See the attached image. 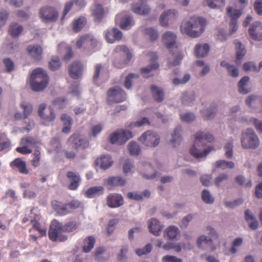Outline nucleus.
Returning <instances> with one entry per match:
<instances>
[{
    "mask_svg": "<svg viewBox=\"0 0 262 262\" xmlns=\"http://www.w3.org/2000/svg\"><path fill=\"white\" fill-rule=\"evenodd\" d=\"M78 227V223L75 221H70L62 224L57 220H53L49 230V238L53 242H64L68 237L64 232H75Z\"/></svg>",
    "mask_w": 262,
    "mask_h": 262,
    "instance_id": "1",
    "label": "nucleus"
},
{
    "mask_svg": "<svg viewBox=\"0 0 262 262\" xmlns=\"http://www.w3.org/2000/svg\"><path fill=\"white\" fill-rule=\"evenodd\" d=\"M214 140L213 136L208 132H198L194 137V145L190 149V154L196 159L204 158L211 151L214 150L213 146H209L203 151H200L196 147L205 146L206 142H212Z\"/></svg>",
    "mask_w": 262,
    "mask_h": 262,
    "instance_id": "2",
    "label": "nucleus"
},
{
    "mask_svg": "<svg viewBox=\"0 0 262 262\" xmlns=\"http://www.w3.org/2000/svg\"><path fill=\"white\" fill-rule=\"evenodd\" d=\"M206 23L205 19L192 16L189 21L182 24L181 27V32L190 37H198L204 31Z\"/></svg>",
    "mask_w": 262,
    "mask_h": 262,
    "instance_id": "3",
    "label": "nucleus"
},
{
    "mask_svg": "<svg viewBox=\"0 0 262 262\" xmlns=\"http://www.w3.org/2000/svg\"><path fill=\"white\" fill-rule=\"evenodd\" d=\"M49 77L47 72L41 68L35 69L30 77V84L31 89L35 92L44 90L49 83Z\"/></svg>",
    "mask_w": 262,
    "mask_h": 262,
    "instance_id": "4",
    "label": "nucleus"
},
{
    "mask_svg": "<svg viewBox=\"0 0 262 262\" xmlns=\"http://www.w3.org/2000/svg\"><path fill=\"white\" fill-rule=\"evenodd\" d=\"M113 56V65L117 68H123L129 63L133 55L126 46L118 45L114 50Z\"/></svg>",
    "mask_w": 262,
    "mask_h": 262,
    "instance_id": "5",
    "label": "nucleus"
},
{
    "mask_svg": "<svg viewBox=\"0 0 262 262\" xmlns=\"http://www.w3.org/2000/svg\"><path fill=\"white\" fill-rule=\"evenodd\" d=\"M81 204L78 200H73L68 203L54 200L51 202L53 209L60 216H64L70 213L72 210L78 208Z\"/></svg>",
    "mask_w": 262,
    "mask_h": 262,
    "instance_id": "6",
    "label": "nucleus"
},
{
    "mask_svg": "<svg viewBox=\"0 0 262 262\" xmlns=\"http://www.w3.org/2000/svg\"><path fill=\"white\" fill-rule=\"evenodd\" d=\"M241 143L244 148L255 149L259 145V140L253 129L248 128L243 134Z\"/></svg>",
    "mask_w": 262,
    "mask_h": 262,
    "instance_id": "7",
    "label": "nucleus"
},
{
    "mask_svg": "<svg viewBox=\"0 0 262 262\" xmlns=\"http://www.w3.org/2000/svg\"><path fill=\"white\" fill-rule=\"evenodd\" d=\"M98 44L96 38L91 34H85L80 36L76 42V47L77 49L84 50H92Z\"/></svg>",
    "mask_w": 262,
    "mask_h": 262,
    "instance_id": "8",
    "label": "nucleus"
},
{
    "mask_svg": "<svg viewBox=\"0 0 262 262\" xmlns=\"http://www.w3.org/2000/svg\"><path fill=\"white\" fill-rule=\"evenodd\" d=\"M133 137L131 132L125 129H120L111 134L109 140L112 144L122 145Z\"/></svg>",
    "mask_w": 262,
    "mask_h": 262,
    "instance_id": "9",
    "label": "nucleus"
},
{
    "mask_svg": "<svg viewBox=\"0 0 262 262\" xmlns=\"http://www.w3.org/2000/svg\"><path fill=\"white\" fill-rule=\"evenodd\" d=\"M39 14L42 20L46 23L55 21L58 17V12L56 8L48 6L41 8Z\"/></svg>",
    "mask_w": 262,
    "mask_h": 262,
    "instance_id": "10",
    "label": "nucleus"
},
{
    "mask_svg": "<svg viewBox=\"0 0 262 262\" xmlns=\"http://www.w3.org/2000/svg\"><path fill=\"white\" fill-rule=\"evenodd\" d=\"M108 103H119L125 100L126 94L124 91L115 86L110 89L107 93Z\"/></svg>",
    "mask_w": 262,
    "mask_h": 262,
    "instance_id": "11",
    "label": "nucleus"
},
{
    "mask_svg": "<svg viewBox=\"0 0 262 262\" xmlns=\"http://www.w3.org/2000/svg\"><path fill=\"white\" fill-rule=\"evenodd\" d=\"M139 140L146 146L154 147L160 143V137L157 134L150 130H147L142 134Z\"/></svg>",
    "mask_w": 262,
    "mask_h": 262,
    "instance_id": "12",
    "label": "nucleus"
},
{
    "mask_svg": "<svg viewBox=\"0 0 262 262\" xmlns=\"http://www.w3.org/2000/svg\"><path fill=\"white\" fill-rule=\"evenodd\" d=\"M227 15L231 18L230 23V34H232L237 30V20L242 14L241 10L233 9L232 7H228L227 8Z\"/></svg>",
    "mask_w": 262,
    "mask_h": 262,
    "instance_id": "13",
    "label": "nucleus"
},
{
    "mask_svg": "<svg viewBox=\"0 0 262 262\" xmlns=\"http://www.w3.org/2000/svg\"><path fill=\"white\" fill-rule=\"evenodd\" d=\"M38 113L39 116L46 122L52 121L55 118L53 109L51 107L46 108V105L44 103L39 105Z\"/></svg>",
    "mask_w": 262,
    "mask_h": 262,
    "instance_id": "14",
    "label": "nucleus"
},
{
    "mask_svg": "<svg viewBox=\"0 0 262 262\" xmlns=\"http://www.w3.org/2000/svg\"><path fill=\"white\" fill-rule=\"evenodd\" d=\"M176 38V35L170 31H167L163 35L162 42L170 52H171L173 49H174L176 51L178 50Z\"/></svg>",
    "mask_w": 262,
    "mask_h": 262,
    "instance_id": "15",
    "label": "nucleus"
},
{
    "mask_svg": "<svg viewBox=\"0 0 262 262\" xmlns=\"http://www.w3.org/2000/svg\"><path fill=\"white\" fill-rule=\"evenodd\" d=\"M27 52L31 58L35 61H40L42 58L43 50L39 45H31L28 46Z\"/></svg>",
    "mask_w": 262,
    "mask_h": 262,
    "instance_id": "16",
    "label": "nucleus"
},
{
    "mask_svg": "<svg viewBox=\"0 0 262 262\" xmlns=\"http://www.w3.org/2000/svg\"><path fill=\"white\" fill-rule=\"evenodd\" d=\"M69 142L74 145L75 149H78L80 147L85 149L89 145V141L78 134H74L72 135L68 140Z\"/></svg>",
    "mask_w": 262,
    "mask_h": 262,
    "instance_id": "17",
    "label": "nucleus"
},
{
    "mask_svg": "<svg viewBox=\"0 0 262 262\" xmlns=\"http://www.w3.org/2000/svg\"><path fill=\"white\" fill-rule=\"evenodd\" d=\"M83 67L80 61H74L69 67V73L70 76L75 79L81 77Z\"/></svg>",
    "mask_w": 262,
    "mask_h": 262,
    "instance_id": "18",
    "label": "nucleus"
},
{
    "mask_svg": "<svg viewBox=\"0 0 262 262\" xmlns=\"http://www.w3.org/2000/svg\"><path fill=\"white\" fill-rule=\"evenodd\" d=\"M106 203L110 208H117L123 205V198L119 194H110L107 197Z\"/></svg>",
    "mask_w": 262,
    "mask_h": 262,
    "instance_id": "19",
    "label": "nucleus"
},
{
    "mask_svg": "<svg viewBox=\"0 0 262 262\" xmlns=\"http://www.w3.org/2000/svg\"><path fill=\"white\" fill-rule=\"evenodd\" d=\"M67 177L70 182L68 188L71 190H76L81 181L80 176L77 173L70 171L67 172Z\"/></svg>",
    "mask_w": 262,
    "mask_h": 262,
    "instance_id": "20",
    "label": "nucleus"
},
{
    "mask_svg": "<svg viewBox=\"0 0 262 262\" xmlns=\"http://www.w3.org/2000/svg\"><path fill=\"white\" fill-rule=\"evenodd\" d=\"M178 13L177 12L174 10H169L166 12L162 13L160 18V24L164 27H167L168 26V22L174 20Z\"/></svg>",
    "mask_w": 262,
    "mask_h": 262,
    "instance_id": "21",
    "label": "nucleus"
},
{
    "mask_svg": "<svg viewBox=\"0 0 262 262\" xmlns=\"http://www.w3.org/2000/svg\"><path fill=\"white\" fill-rule=\"evenodd\" d=\"M249 33L254 40H262V24L259 21L254 23L249 29Z\"/></svg>",
    "mask_w": 262,
    "mask_h": 262,
    "instance_id": "22",
    "label": "nucleus"
},
{
    "mask_svg": "<svg viewBox=\"0 0 262 262\" xmlns=\"http://www.w3.org/2000/svg\"><path fill=\"white\" fill-rule=\"evenodd\" d=\"M105 36L108 43H113L116 41H119L121 39L122 34L118 29L112 28L106 31Z\"/></svg>",
    "mask_w": 262,
    "mask_h": 262,
    "instance_id": "23",
    "label": "nucleus"
},
{
    "mask_svg": "<svg viewBox=\"0 0 262 262\" xmlns=\"http://www.w3.org/2000/svg\"><path fill=\"white\" fill-rule=\"evenodd\" d=\"M196 244L199 248L208 249L211 252L214 251L216 249L215 246L213 245L212 239L210 238L208 239L204 235H201L198 238Z\"/></svg>",
    "mask_w": 262,
    "mask_h": 262,
    "instance_id": "24",
    "label": "nucleus"
},
{
    "mask_svg": "<svg viewBox=\"0 0 262 262\" xmlns=\"http://www.w3.org/2000/svg\"><path fill=\"white\" fill-rule=\"evenodd\" d=\"M113 163L111 157L108 155H102L95 161V164L104 170L110 167Z\"/></svg>",
    "mask_w": 262,
    "mask_h": 262,
    "instance_id": "25",
    "label": "nucleus"
},
{
    "mask_svg": "<svg viewBox=\"0 0 262 262\" xmlns=\"http://www.w3.org/2000/svg\"><path fill=\"white\" fill-rule=\"evenodd\" d=\"M10 166L14 168H17L21 173L27 174L29 173V170L27 168L26 163L21 159L17 158L15 159L10 163Z\"/></svg>",
    "mask_w": 262,
    "mask_h": 262,
    "instance_id": "26",
    "label": "nucleus"
},
{
    "mask_svg": "<svg viewBox=\"0 0 262 262\" xmlns=\"http://www.w3.org/2000/svg\"><path fill=\"white\" fill-rule=\"evenodd\" d=\"M234 43L235 44L236 50V58L235 62L237 64H239L241 63V60L246 54V51L245 47L239 40H235Z\"/></svg>",
    "mask_w": 262,
    "mask_h": 262,
    "instance_id": "27",
    "label": "nucleus"
},
{
    "mask_svg": "<svg viewBox=\"0 0 262 262\" xmlns=\"http://www.w3.org/2000/svg\"><path fill=\"white\" fill-rule=\"evenodd\" d=\"M104 192V187L102 186H94L89 188L84 194L88 198H93L96 196L101 195Z\"/></svg>",
    "mask_w": 262,
    "mask_h": 262,
    "instance_id": "28",
    "label": "nucleus"
},
{
    "mask_svg": "<svg viewBox=\"0 0 262 262\" xmlns=\"http://www.w3.org/2000/svg\"><path fill=\"white\" fill-rule=\"evenodd\" d=\"M162 226L160 222L156 219H151L148 221L149 232L155 235H158L161 230Z\"/></svg>",
    "mask_w": 262,
    "mask_h": 262,
    "instance_id": "29",
    "label": "nucleus"
},
{
    "mask_svg": "<svg viewBox=\"0 0 262 262\" xmlns=\"http://www.w3.org/2000/svg\"><path fill=\"white\" fill-rule=\"evenodd\" d=\"M92 14L96 21L100 22L104 15V10L100 4H96L92 10Z\"/></svg>",
    "mask_w": 262,
    "mask_h": 262,
    "instance_id": "30",
    "label": "nucleus"
},
{
    "mask_svg": "<svg viewBox=\"0 0 262 262\" xmlns=\"http://www.w3.org/2000/svg\"><path fill=\"white\" fill-rule=\"evenodd\" d=\"M209 50L210 47L208 44H198L195 47L194 53L197 57H203L208 54Z\"/></svg>",
    "mask_w": 262,
    "mask_h": 262,
    "instance_id": "31",
    "label": "nucleus"
},
{
    "mask_svg": "<svg viewBox=\"0 0 262 262\" xmlns=\"http://www.w3.org/2000/svg\"><path fill=\"white\" fill-rule=\"evenodd\" d=\"M87 23L85 17L81 16L77 19L73 20L72 23L73 30L74 32H80Z\"/></svg>",
    "mask_w": 262,
    "mask_h": 262,
    "instance_id": "32",
    "label": "nucleus"
},
{
    "mask_svg": "<svg viewBox=\"0 0 262 262\" xmlns=\"http://www.w3.org/2000/svg\"><path fill=\"white\" fill-rule=\"evenodd\" d=\"M150 90L154 100L157 102H162L164 97V94L163 90L160 88H158L155 85L150 86Z\"/></svg>",
    "mask_w": 262,
    "mask_h": 262,
    "instance_id": "33",
    "label": "nucleus"
},
{
    "mask_svg": "<svg viewBox=\"0 0 262 262\" xmlns=\"http://www.w3.org/2000/svg\"><path fill=\"white\" fill-rule=\"evenodd\" d=\"M132 11L139 15H145L150 12V8L148 6L143 3L141 4H134L133 5Z\"/></svg>",
    "mask_w": 262,
    "mask_h": 262,
    "instance_id": "34",
    "label": "nucleus"
},
{
    "mask_svg": "<svg viewBox=\"0 0 262 262\" xmlns=\"http://www.w3.org/2000/svg\"><path fill=\"white\" fill-rule=\"evenodd\" d=\"M121 19L120 27L122 29H128L134 25L132 17L130 16H125L121 18V14H118L116 16V19Z\"/></svg>",
    "mask_w": 262,
    "mask_h": 262,
    "instance_id": "35",
    "label": "nucleus"
},
{
    "mask_svg": "<svg viewBox=\"0 0 262 262\" xmlns=\"http://www.w3.org/2000/svg\"><path fill=\"white\" fill-rule=\"evenodd\" d=\"M106 183L111 187L123 186L125 184L126 181L121 177H111L106 180Z\"/></svg>",
    "mask_w": 262,
    "mask_h": 262,
    "instance_id": "36",
    "label": "nucleus"
},
{
    "mask_svg": "<svg viewBox=\"0 0 262 262\" xmlns=\"http://www.w3.org/2000/svg\"><path fill=\"white\" fill-rule=\"evenodd\" d=\"M159 66L158 62H154L149 66H147L145 68H141L140 72L144 78H148L153 76L152 74H150V73L154 70H157L159 68Z\"/></svg>",
    "mask_w": 262,
    "mask_h": 262,
    "instance_id": "37",
    "label": "nucleus"
},
{
    "mask_svg": "<svg viewBox=\"0 0 262 262\" xmlns=\"http://www.w3.org/2000/svg\"><path fill=\"white\" fill-rule=\"evenodd\" d=\"M179 232L180 231L178 227L174 226H170L165 230L164 235L169 239H173L176 238Z\"/></svg>",
    "mask_w": 262,
    "mask_h": 262,
    "instance_id": "38",
    "label": "nucleus"
},
{
    "mask_svg": "<svg viewBox=\"0 0 262 262\" xmlns=\"http://www.w3.org/2000/svg\"><path fill=\"white\" fill-rule=\"evenodd\" d=\"M95 239L92 236H89L83 241V251L85 253L89 252L94 247Z\"/></svg>",
    "mask_w": 262,
    "mask_h": 262,
    "instance_id": "39",
    "label": "nucleus"
},
{
    "mask_svg": "<svg viewBox=\"0 0 262 262\" xmlns=\"http://www.w3.org/2000/svg\"><path fill=\"white\" fill-rule=\"evenodd\" d=\"M11 142L4 133H0V151L9 150L10 149Z\"/></svg>",
    "mask_w": 262,
    "mask_h": 262,
    "instance_id": "40",
    "label": "nucleus"
},
{
    "mask_svg": "<svg viewBox=\"0 0 262 262\" xmlns=\"http://www.w3.org/2000/svg\"><path fill=\"white\" fill-rule=\"evenodd\" d=\"M23 27L16 23L10 25L9 33L13 37H17L23 31Z\"/></svg>",
    "mask_w": 262,
    "mask_h": 262,
    "instance_id": "41",
    "label": "nucleus"
},
{
    "mask_svg": "<svg viewBox=\"0 0 262 262\" xmlns=\"http://www.w3.org/2000/svg\"><path fill=\"white\" fill-rule=\"evenodd\" d=\"M250 78L248 76L243 77L238 83V91L239 93L246 94L250 92V90L248 89L245 88V86L246 85L247 83L249 82Z\"/></svg>",
    "mask_w": 262,
    "mask_h": 262,
    "instance_id": "42",
    "label": "nucleus"
},
{
    "mask_svg": "<svg viewBox=\"0 0 262 262\" xmlns=\"http://www.w3.org/2000/svg\"><path fill=\"white\" fill-rule=\"evenodd\" d=\"M221 66L227 69L230 76L236 77L238 75V69L235 66L229 64L225 61H222L221 62Z\"/></svg>",
    "mask_w": 262,
    "mask_h": 262,
    "instance_id": "43",
    "label": "nucleus"
},
{
    "mask_svg": "<svg viewBox=\"0 0 262 262\" xmlns=\"http://www.w3.org/2000/svg\"><path fill=\"white\" fill-rule=\"evenodd\" d=\"M182 129L180 126H177L175 128L173 133L171 135L172 139L170 140V143L172 144H179L182 138L180 135Z\"/></svg>",
    "mask_w": 262,
    "mask_h": 262,
    "instance_id": "44",
    "label": "nucleus"
},
{
    "mask_svg": "<svg viewBox=\"0 0 262 262\" xmlns=\"http://www.w3.org/2000/svg\"><path fill=\"white\" fill-rule=\"evenodd\" d=\"M61 62L60 58L57 56H52L50 61L49 63V68L52 71H56L60 68Z\"/></svg>",
    "mask_w": 262,
    "mask_h": 262,
    "instance_id": "45",
    "label": "nucleus"
},
{
    "mask_svg": "<svg viewBox=\"0 0 262 262\" xmlns=\"http://www.w3.org/2000/svg\"><path fill=\"white\" fill-rule=\"evenodd\" d=\"M37 143V140L32 137L23 138L20 142V145H26L29 148L34 147Z\"/></svg>",
    "mask_w": 262,
    "mask_h": 262,
    "instance_id": "46",
    "label": "nucleus"
},
{
    "mask_svg": "<svg viewBox=\"0 0 262 262\" xmlns=\"http://www.w3.org/2000/svg\"><path fill=\"white\" fill-rule=\"evenodd\" d=\"M234 166V163L231 161H227L224 160H220L215 162V167L222 169L226 168H232Z\"/></svg>",
    "mask_w": 262,
    "mask_h": 262,
    "instance_id": "47",
    "label": "nucleus"
},
{
    "mask_svg": "<svg viewBox=\"0 0 262 262\" xmlns=\"http://www.w3.org/2000/svg\"><path fill=\"white\" fill-rule=\"evenodd\" d=\"M31 223L32 225L33 229L37 231L40 234V236H43L46 235L47 229L45 228H42L39 222H37L35 220H31Z\"/></svg>",
    "mask_w": 262,
    "mask_h": 262,
    "instance_id": "48",
    "label": "nucleus"
},
{
    "mask_svg": "<svg viewBox=\"0 0 262 262\" xmlns=\"http://www.w3.org/2000/svg\"><path fill=\"white\" fill-rule=\"evenodd\" d=\"M128 148L132 155H138L140 152V148L135 142H130L128 145Z\"/></svg>",
    "mask_w": 262,
    "mask_h": 262,
    "instance_id": "49",
    "label": "nucleus"
},
{
    "mask_svg": "<svg viewBox=\"0 0 262 262\" xmlns=\"http://www.w3.org/2000/svg\"><path fill=\"white\" fill-rule=\"evenodd\" d=\"M207 5L211 8H216L223 7L225 0H205Z\"/></svg>",
    "mask_w": 262,
    "mask_h": 262,
    "instance_id": "50",
    "label": "nucleus"
},
{
    "mask_svg": "<svg viewBox=\"0 0 262 262\" xmlns=\"http://www.w3.org/2000/svg\"><path fill=\"white\" fill-rule=\"evenodd\" d=\"M144 34L148 35L150 39L151 40H155L158 37V31L152 28H147L144 30Z\"/></svg>",
    "mask_w": 262,
    "mask_h": 262,
    "instance_id": "51",
    "label": "nucleus"
},
{
    "mask_svg": "<svg viewBox=\"0 0 262 262\" xmlns=\"http://www.w3.org/2000/svg\"><path fill=\"white\" fill-rule=\"evenodd\" d=\"M6 68V71L10 73L14 70L15 65L14 62L9 58H4L3 60Z\"/></svg>",
    "mask_w": 262,
    "mask_h": 262,
    "instance_id": "52",
    "label": "nucleus"
},
{
    "mask_svg": "<svg viewBox=\"0 0 262 262\" xmlns=\"http://www.w3.org/2000/svg\"><path fill=\"white\" fill-rule=\"evenodd\" d=\"M103 69V66L100 63L96 64L94 67V72L93 76V80L94 83H96L99 78L101 72Z\"/></svg>",
    "mask_w": 262,
    "mask_h": 262,
    "instance_id": "53",
    "label": "nucleus"
},
{
    "mask_svg": "<svg viewBox=\"0 0 262 262\" xmlns=\"http://www.w3.org/2000/svg\"><path fill=\"white\" fill-rule=\"evenodd\" d=\"M40 152L39 150H35L32 155L33 158L31 160V163L35 167L39 166L40 164Z\"/></svg>",
    "mask_w": 262,
    "mask_h": 262,
    "instance_id": "54",
    "label": "nucleus"
},
{
    "mask_svg": "<svg viewBox=\"0 0 262 262\" xmlns=\"http://www.w3.org/2000/svg\"><path fill=\"white\" fill-rule=\"evenodd\" d=\"M202 199L203 201L207 204H212L214 202V198L207 190H204L202 191Z\"/></svg>",
    "mask_w": 262,
    "mask_h": 262,
    "instance_id": "55",
    "label": "nucleus"
},
{
    "mask_svg": "<svg viewBox=\"0 0 262 262\" xmlns=\"http://www.w3.org/2000/svg\"><path fill=\"white\" fill-rule=\"evenodd\" d=\"M216 112V107L213 106L210 110H205L202 112L203 117L206 120H210L213 118Z\"/></svg>",
    "mask_w": 262,
    "mask_h": 262,
    "instance_id": "56",
    "label": "nucleus"
},
{
    "mask_svg": "<svg viewBox=\"0 0 262 262\" xmlns=\"http://www.w3.org/2000/svg\"><path fill=\"white\" fill-rule=\"evenodd\" d=\"M20 106L23 109V115L24 118H27L32 112V106L30 103H22L20 104Z\"/></svg>",
    "mask_w": 262,
    "mask_h": 262,
    "instance_id": "57",
    "label": "nucleus"
},
{
    "mask_svg": "<svg viewBox=\"0 0 262 262\" xmlns=\"http://www.w3.org/2000/svg\"><path fill=\"white\" fill-rule=\"evenodd\" d=\"M151 244H148L144 248L137 249L136 253L139 256H142L149 253L151 251Z\"/></svg>",
    "mask_w": 262,
    "mask_h": 262,
    "instance_id": "58",
    "label": "nucleus"
},
{
    "mask_svg": "<svg viewBox=\"0 0 262 262\" xmlns=\"http://www.w3.org/2000/svg\"><path fill=\"white\" fill-rule=\"evenodd\" d=\"M139 77V75L135 74L133 73H130L125 78V82H124V86L125 87L129 89L132 86V79L133 78H138Z\"/></svg>",
    "mask_w": 262,
    "mask_h": 262,
    "instance_id": "59",
    "label": "nucleus"
},
{
    "mask_svg": "<svg viewBox=\"0 0 262 262\" xmlns=\"http://www.w3.org/2000/svg\"><path fill=\"white\" fill-rule=\"evenodd\" d=\"M243 69L245 71L249 70L258 72V69L253 62L249 61L245 63L243 65Z\"/></svg>",
    "mask_w": 262,
    "mask_h": 262,
    "instance_id": "60",
    "label": "nucleus"
},
{
    "mask_svg": "<svg viewBox=\"0 0 262 262\" xmlns=\"http://www.w3.org/2000/svg\"><path fill=\"white\" fill-rule=\"evenodd\" d=\"M133 167V162L130 159H127L123 166V172L125 174L130 172L132 168Z\"/></svg>",
    "mask_w": 262,
    "mask_h": 262,
    "instance_id": "61",
    "label": "nucleus"
},
{
    "mask_svg": "<svg viewBox=\"0 0 262 262\" xmlns=\"http://www.w3.org/2000/svg\"><path fill=\"white\" fill-rule=\"evenodd\" d=\"M250 121L254 125L257 132L262 134V121L256 118H251Z\"/></svg>",
    "mask_w": 262,
    "mask_h": 262,
    "instance_id": "62",
    "label": "nucleus"
},
{
    "mask_svg": "<svg viewBox=\"0 0 262 262\" xmlns=\"http://www.w3.org/2000/svg\"><path fill=\"white\" fill-rule=\"evenodd\" d=\"M163 262H182L181 258H178L175 256L165 255L162 258Z\"/></svg>",
    "mask_w": 262,
    "mask_h": 262,
    "instance_id": "63",
    "label": "nucleus"
},
{
    "mask_svg": "<svg viewBox=\"0 0 262 262\" xmlns=\"http://www.w3.org/2000/svg\"><path fill=\"white\" fill-rule=\"evenodd\" d=\"M254 8L256 13L262 15V0H256L254 4Z\"/></svg>",
    "mask_w": 262,
    "mask_h": 262,
    "instance_id": "64",
    "label": "nucleus"
}]
</instances>
